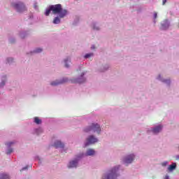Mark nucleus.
Returning <instances> with one entry per match:
<instances>
[{
  "label": "nucleus",
  "mask_w": 179,
  "mask_h": 179,
  "mask_svg": "<svg viewBox=\"0 0 179 179\" xmlns=\"http://www.w3.org/2000/svg\"><path fill=\"white\" fill-rule=\"evenodd\" d=\"M95 152L93 149H88L87 150V156H93L94 155Z\"/></svg>",
  "instance_id": "nucleus-12"
},
{
  "label": "nucleus",
  "mask_w": 179,
  "mask_h": 179,
  "mask_svg": "<svg viewBox=\"0 0 179 179\" xmlns=\"http://www.w3.org/2000/svg\"><path fill=\"white\" fill-rule=\"evenodd\" d=\"M94 48H94V45H92V46L91 47V49H92V50H94Z\"/></svg>",
  "instance_id": "nucleus-29"
},
{
  "label": "nucleus",
  "mask_w": 179,
  "mask_h": 179,
  "mask_svg": "<svg viewBox=\"0 0 179 179\" xmlns=\"http://www.w3.org/2000/svg\"><path fill=\"white\" fill-rule=\"evenodd\" d=\"M68 82V78H63L61 81H53L50 83L51 86H58V85H62V83H66Z\"/></svg>",
  "instance_id": "nucleus-7"
},
{
  "label": "nucleus",
  "mask_w": 179,
  "mask_h": 179,
  "mask_svg": "<svg viewBox=\"0 0 179 179\" xmlns=\"http://www.w3.org/2000/svg\"><path fill=\"white\" fill-rule=\"evenodd\" d=\"M176 167H177V164L173 163V164H171V165L169 166L168 170H169V171H173V170H176Z\"/></svg>",
  "instance_id": "nucleus-11"
},
{
  "label": "nucleus",
  "mask_w": 179,
  "mask_h": 179,
  "mask_svg": "<svg viewBox=\"0 0 179 179\" xmlns=\"http://www.w3.org/2000/svg\"><path fill=\"white\" fill-rule=\"evenodd\" d=\"M162 128H163V127L162 125L156 127L155 128H154L152 129L153 134H159V132H160V131H162Z\"/></svg>",
  "instance_id": "nucleus-10"
},
{
  "label": "nucleus",
  "mask_w": 179,
  "mask_h": 179,
  "mask_svg": "<svg viewBox=\"0 0 179 179\" xmlns=\"http://www.w3.org/2000/svg\"><path fill=\"white\" fill-rule=\"evenodd\" d=\"M164 179H170V178H169V176H166Z\"/></svg>",
  "instance_id": "nucleus-28"
},
{
  "label": "nucleus",
  "mask_w": 179,
  "mask_h": 179,
  "mask_svg": "<svg viewBox=\"0 0 179 179\" xmlns=\"http://www.w3.org/2000/svg\"><path fill=\"white\" fill-rule=\"evenodd\" d=\"M157 17V13H154V18L156 19Z\"/></svg>",
  "instance_id": "nucleus-26"
},
{
  "label": "nucleus",
  "mask_w": 179,
  "mask_h": 179,
  "mask_svg": "<svg viewBox=\"0 0 179 179\" xmlns=\"http://www.w3.org/2000/svg\"><path fill=\"white\" fill-rule=\"evenodd\" d=\"M162 165L166 166V163L162 164Z\"/></svg>",
  "instance_id": "nucleus-32"
},
{
  "label": "nucleus",
  "mask_w": 179,
  "mask_h": 179,
  "mask_svg": "<svg viewBox=\"0 0 179 179\" xmlns=\"http://www.w3.org/2000/svg\"><path fill=\"white\" fill-rule=\"evenodd\" d=\"M64 146H65V145L60 141H57L54 143V147L56 148V149H58V148H64Z\"/></svg>",
  "instance_id": "nucleus-9"
},
{
  "label": "nucleus",
  "mask_w": 179,
  "mask_h": 179,
  "mask_svg": "<svg viewBox=\"0 0 179 179\" xmlns=\"http://www.w3.org/2000/svg\"><path fill=\"white\" fill-rule=\"evenodd\" d=\"M1 87H3L5 86V81H2L1 83L0 84Z\"/></svg>",
  "instance_id": "nucleus-22"
},
{
  "label": "nucleus",
  "mask_w": 179,
  "mask_h": 179,
  "mask_svg": "<svg viewBox=\"0 0 179 179\" xmlns=\"http://www.w3.org/2000/svg\"><path fill=\"white\" fill-rule=\"evenodd\" d=\"M72 83H83V82H85V79H83L82 80H79V79H75L73 80Z\"/></svg>",
  "instance_id": "nucleus-15"
},
{
  "label": "nucleus",
  "mask_w": 179,
  "mask_h": 179,
  "mask_svg": "<svg viewBox=\"0 0 179 179\" xmlns=\"http://www.w3.org/2000/svg\"><path fill=\"white\" fill-rule=\"evenodd\" d=\"M117 171L118 167H115L112 169L105 176V179H117V177H118V175L117 174Z\"/></svg>",
  "instance_id": "nucleus-3"
},
{
  "label": "nucleus",
  "mask_w": 179,
  "mask_h": 179,
  "mask_svg": "<svg viewBox=\"0 0 179 179\" xmlns=\"http://www.w3.org/2000/svg\"><path fill=\"white\" fill-rule=\"evenodd\" d=\"M166 2H167V0H162V5H166Z\"/></svg>",
  "instance_id": "nucleus-25"
},
{
  "label": "nucleus",
  "mask_w": 179,
  "mask_h": 179,
  "mask_svg": "<svg viewBox=\"0 0 179 179\" xmlns=\"http://www.w3.org/2000/svg\"><path fill=\"white\" fill-rule=\"evenodd\" d=\"M90 57H93V53H88L85 55V58H90Z\"/></svg>",
  "instance_id": "nucleus-18"
},
{
  "label": "nucleus",
  "mask_w": 179,
  "mask_h": 179,
  "mask_svg": "<svg viewBox=\"0 0 179 179\" xmlns=\"http://www.w3.org/2000/svg\"><path fill=\"white\" fill-rule=\"evenodd\" d=\"M78 166V160H73L71 161L69 164V169H73V167H77Z\"/></svg>",
  "instance_id": "nucleus-8"
},
{
  "label": "nucleus",
  "mask_w": 179,
  "mask_h": 179,
  "mask_svg": "<svg viewBox=\"0 0 179 179\" xmlns=\"http://www.w3.org/2000/svg\"><path fill=\"white\" fill-rule=\"evenodd\" d=\"M12 152H13V150L12 148H10L7 152H6V155H10V153H12Z\"/></svg>",
  "instance_id": "nucleus-20"
},
{
  "label": "nucleus",
  "mask_w": 179,
  "mask_h": 179,
  "mask_svg": "<svg viewBox=\"0 0 179 179\" xmlns=\"http://www.w3.org/2000/svg\"><path fill=\"white\" fill-rule=\"evenodd\" d=\"M68 60H64L65 62V66L66 68H69V65H68V63L66 62Z\"/></svg>",
  "instance_id": "nucleus-21"
},
{
  "label": "nucleus",
  "mask_w": 179,
  "mask_h": 179,
  "mask_svg": "<svg viewBox=\"0 0 179 179\" xmlns=\"http://www.w3.org/2000/svg\"><path fill=\"white\" fill-rule=\"evenodd\" d=\"M97 138L94 137V136H90L87 138V143L85 144V146H88V145H93V143H96L97 142Z\"/></svg>",
  "instance_id": "nucleus-5"
},
{
  "label": "nucleus",
  "mask_w": 179,
  "mask_h": 179,
  "mask_svg": "<svg viewBox=\"0 0 179 179\" xmlns=\"http://www.w3.org/2000/svg\"><path fill=\"white\" fill-rule=\"evenodd\" d=\"M162 29L164 30V24H162Z\"/></svg>",
  "instance_id": "nucleus-30"
},
{
  "label": "nucleus",
  "mask_w": 179,
  "mask_h": 179,
  "mask_svg": "<svg viewBox=\"0 0 179 179\" xmlns=\"http://www.w3.org/2000/svg\"><path fill=\"white\" fill-rule=\"evenodd\" d=\"M53 23L54 24H59V23H61V20L59 17H55L53 20Z\"/></svg>",
  "instance_id": "nucleus-13"
},
{
  "label": "nucleus",
  "mask_w": 179,
  "mask_h": 179,
  "mask_svg": "<svg viewBox=\"0 0 179 179\" xmlns=\"http://www.w3.org/2000/svg\"><path fill=\"white\" fill-rule=\"evenodd\" d=\"M53 15H59L61 18L65 17L68 15V10L62 8V5L55 4L50 6Z\"/></svg>",
  "instance_id": "nucleus-1"
},
{
  "label": "nucleus",
  "mask_w": 179,
  "mask_h": 179,
  "mask_svg": "<svg viewBox=\"0 0 179 179\" xmlns=\"http://www.w3.org/2000/svg\"><path fill=\"white\" fill-rule=\"evenodd\" d=\"M34 122H35V124H37V125H40V124H41V120H40V118H38V117H34Z\"/></svg>",
  "instance_id": "nucleus-16"
},
{
  "label": "nucleus",
  "mask_w": 179,
  "mask_h": 179,
  "mask_svg": "<svg viewBox=\"0 0 179 179\" xmlns=\"http://www.w3.org/2000/svg\"><path fill=\"white\" fill-rule=\"evenodd\" d=\"M101 131L100 124L97 123H92L90 126L85 129V132H96L98 134H100Z\"/></svg>",
  "instance_id": "nucleus-2"
},
{
  "label": "nucleus",
  "mask_w": 179,
  "mask_h": 179,
  "mask_svg": "<svg viewBox=\"0 0 179 179\" xmlns=\"http://www.w3.org/2000/svg\"><path fill=\"white\" fill-rule=\"evenodd\" d=\"M134 159H135V155L134 154H131L130 155H127L124 159V162L126 163V164H129L134 162Z\"/></svg>",
  "instance_id": "nucleus-6"
},
{
  "label": "nucleus",
  "mask_w": 179,
  "mask_h": 179,
  "mask_svg": "<svg viewBox=\"0 0 179 179\" xmlns=\"http://www.w3.org/2000/svg\"><path fill=\"white\" fill-rule=\"evenodd\" d=\"M51 11H52V10H51V6H49V8L46 10L45 15V16H49L50 13H51Z\"/></svg>",
  "instance_id": "nucleus-17"
},
{
  "label": "nucleus",
  "mask_w": 179,
  "mask_h": 179,
  "mask_svg": "<svg viewBox=\"0 0 179 179\" xmlns=\"http://www.w3.org/2000/svg\"><path fill=\"white\" fill-rule=\"evenodd\" d=\"M94 29H96V30H99V28L94 27Z\"/></svg>",
  "instance_id": "nucleus-31"
},
{
  "label": "nucleus",
  "mask_w": 179,
  "mask_h": 179,
  "mask_svg": "<svg viewBox=\"0 0 179 179\" xmlns=\"http://www.w3.org/2000/svg\"><path fill=\"white\" fill-rule=\"evenodd\" d=\"M7 146H10L11 145H13V142H9L6 143Z\"/></svg>",
  "instance_id": "nucleus-23"
},
{
  "label": "nucleus",
  "mask_w": 179,
  "mask_h": 179,
  "mask_svg": "<svg viewBox=\"0 0 179 179\" xmlns=\"http://www.w3.org/2000/svg\"><path fill=\"white\" fill-rule=\"evenodd\" d=\"M9 175L6 173H1L0 175V179H10Z\"/></svg>",
  "instance_id": "nucleus-14"
},
{
  "label": "nucleus",
  "mask_w": 179,
  "mask_h": 179,
  "mask_svg": "<svg viewBox=\"0 0 179 179\" xmlns=\"http://www.w3.org/2000/svg\"><path fill=\"white\" fill-rule=\"evenodd\" d=\"M22 171H23V170H27V166L22 168Z\"/></svg>",
  "instance_id": "nucleus-27"
},
{
  "label": "nucleus",
  "mask_w": 179,
  "mask_h": 179,
  "mask_svg": "<svg viewBox=\"0 0 179 179\" xmlns=\"http://www.w3.org/2000/svg\"><path fill=\"white\" fill-rule=\"evenodd\" d=\"M12 6H13V8H15V9H16L17 11L19 12L20 13H22V12H24V10H27L26 6H24V4H23V3H13Z\"/></svg>",
  "instance_id": "nucleus-4"
},
{
  "label": "nucleus",
  "mask_w": 179,
  "mask_h": 179,
  "mask_svg": "<svg viewBox=\"0 0 179 179\" xmlns=\"http://www.w3.org/2000/svg\"><path fill=\"white\" fill-rule=\"evenodd\" d=\"M41 51H43V49L37 48L36 50H34V52L38 53V52H41Z\"/></svg>",
  "instance_id": "nucleus-19"
},
{
  "label": "nucleus",
  "mask_w": 179,
  "mask_h": 179,
  "mask_svg": "<svg viewBox=\"0 0 179 179\" xmlns=\"http://www.w3.org/2000/svg\"><path fill=\"white\" fill-rule=\"evenodd\" d=\"M7 61H8V62H10L13 61V58H8L7 59Z\"/></svg>",
  "instance_id": "nucleus-24"
}]
</instances>
